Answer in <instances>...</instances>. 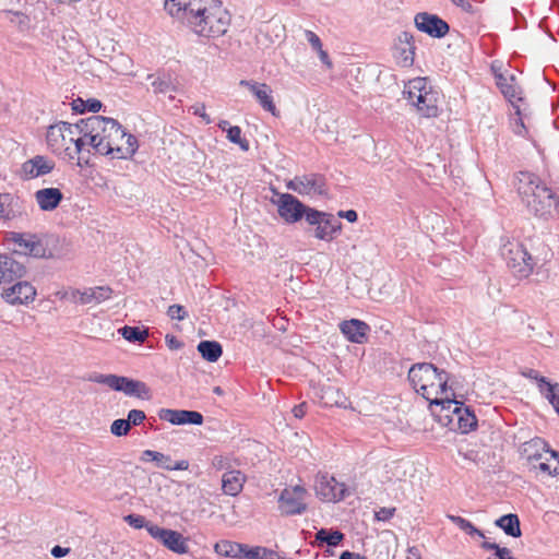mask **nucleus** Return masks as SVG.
I'll list each match as a JSON object with an SVG mask.
<instances>
[{"label":"nucleus","instance_id":"obj_55","mask_svg":"<svg viewBox=\"0 0 559 559\" xmlns=\"http://www.w3.org/2000/svg\"><path fill=\"white\" fill-rule=\"evenodd\" d=\"M451 2L460 7L466 13H474V7L469 0H451Z\"/></svg>","mask_w":559,"mask_h":559},{"label":"nucleus","instance_id":"obj_21","mask_svg":"<svg viewBox=\"0 0 559 559\" xmlns=\"http://www.w3.org/2000/svg\"><path fill=\"white\" fill-rule=\"evenodd\" d=\"M158 417L162 420L168 421L173 425H202L203 416L201 413L195 411H183V409H169L162 408L158 412Z\"/></svg>","mask_w":559,"mask_h":559},{"label":"nucleus","instance_id":"obj_50","mask_svg":"<svg viewBox=\"0 0 559 559\" xmlns=\"http://www.w3.org/2000/svg\"><path fill=\"white\" fill-rule=\"evenodd\" d=\"M305 37L314 51H318L323 47L320 37L314 32H312L310 29H306Z\"/></svg>","mask_w":559,"mask_h":559},{"label":"nucleus","instance_id":"obj_11","mask_svg":"<svg viewBox=\"0 0 559 559\" xmlns=\"http://www.w3.org/2000/svg\"><path fill=\"white\" fill-rule=\"evenodd\" d=\"M278 199L272 202L277 205L278 215L289 224L307 219V214L314 209L306 206L296 197L289 193H276Z\"/></svg>","mask_w":559,"mask_h":559},{"label":"nucleus","instance_id":"obj_16","mask_svg":"<svg viewBox=\"0 0 559 559\" xmlns=\"http://www.w3.org/2000/svg\"><path fill=\"white\" fill-rule=\"evenodd\" d=\"M415 39L409 32H402L394 44L393 57L402 68H411L415 59Z\"/></svg>","mask_w":559,"mask_h":559},{"label":"nucleus","instance_id":"obj_5","mask_svg":"<svg viewBox=\"0 0 559 559\" xmlns=\"http://www.w3.org/2000/svg\"><path fill=\"white\" fill-rule=\"evenodd\" d=\"M109 131H111V134L108 135L109 142L100 144V154L111 155L114 158H131L138 151V139L126 132L118 121L111 123Z\"/></svg>","mask_w":559,"mask_h":559},{"label":"nucleus","instance_id":"obj_26","mask_svg":"<svg viewBox=\"0 0 559 559\" xmlns=\"http://www.w3.org/2000/svg\"><path fill=\"white\" fill-rule=\"evenodd\" d=\"M112 290L108 286L91 287L82 292L76 289L72 292V299L74 301H79L82 305H87L92 302L99 304L102 301L109 299Z\"/></svg>","mask_w":559,"mask_h":559},{"label":"nucleus","instance_id":"obj_52","mask_svg":"<svg viewBox=\"0 0 559 559\" xmlns=\"http://www.w3.org/2000/svg\"><path fill=\"white\" fill-rule=\"evenodd\" d=\"M190 110L192 111L193 115L199 116L200 118H202L203 121L206 124H210L212 122V119L210 118V116L205 111V105L204 104L193 105V106H191Z\"/></svg>","mask_w":559,"mask_h":559},{"label":"nucleus","instance_id":"obj_27","mask_svg":"<svg viewBox=\"0 0 559 559\" xmlns=\"http://www.w3.org/2000/svg\"><path fill=\"white\" fill-rule=\"evenodd\" d=\"M141 460L153 461L157 464L158 467L166 471H187L189 468V462L187 460H181L174 463L169 455L153 450L143 451Z\"/></svg>","mask_w":559,"mask_h":559},{"label":"nucleus","instance_id":"obj_59","mask_svg":"<svg viewBox=\"0 0 559 559\" xmlns=\"http://www.w3.org/2000/svg\"><path fill=\"white\" fill-rule=\"evenodd\" d=\"M338 217L347 219L349 223H355L358 218L357 212L354 210L340 211Z\"/></svg>","mask_w":559,"mask_h":559},{"label":"nucleus","instance_id":"obj_38","mask_svg":"<svg viewBox=\"0 0 559 559\" xmlns=\"http://www.w3.org/2000/svg\"><path fill=\"white\" fill-rule=\"evenodd\" d=\"M147 79L152 80L151 84H152L154 93L165 94L167 92L176 90L169 75H166V74H163V75L150 74L147 76Z\"/></svg>","mask_w":559,"mask_h":559},{"label":"nucleus","instance_id":"obj_43","mask_svg":"<svg viewBox=\"0 0 559 559\" xmlns=\"http://www.w3.org/2000/svg\"><path fill=\"white\" fill-rule=\"evenodd\" d=\"M12 202L13 197L10 193H0V218H9L12 215Z\"/></svg>","mask_w":559,"mask_h":559},{"label":"nucleus","instance_id":"obj_14","mask_svg":"<svg viewBox=\"0 0 559 559\" xmlns=\"http://www.w3.org/2000/svg\"><path fill=\"white\" fill-rule=\"evenodd\" d=\"M148 534L160 542L166 548L176 554H187L189 546L187 539L177 531L160 527L158 525L147 526Z\"/></svg>","mask_w":559,"mask_h":559},{"label":"nucleus","instance_id":"obj_61","mask_svg":"<svg viewBox=\"0 0 559 559\" xmlns=\"http://www.w3.org/2000/svg\"><path fill=\"white\" fill-rule=\"evenodd\" d=\"M166 344L170 349H179L182 343L174 335H166Z\"/></svg>","mask_w":559,"mask_h":559},{"label":"nucleus","instance_id":"obj_24","mask_svg":"<svg viewBox=\"0 0 559 559\" xmlns=\"http://www.w3.org/2000/svg\"><path fill=\"white\" fill-rule=\"evenodd\" d=\"M340 330L349 342L362 344L367 340L370 326L358 319H350L341 322Z\"/></svg>","mask_w":559,"mask_h":559},{"label":"nucleus","instance_id":"obj_34","mask_svg":"<svg viewBox=\"0 0 559 559\" xmlns=\"http://www.w3.org/2000/svg\"><path fill=\"white\" fill-rule=\"evenodd\" d=\"M496 525L503 530V532L512 537H520L521 536V527H520V520L516 514L510 513L500 516L496 521Z\"/></svg>","mask_w":559,"mask_h":559},{"label":"nucleus","instance_id":"obj_31","mask_svg":"<svg viewBox=\"0 0 559 559\" xmlns=\"http://www.w3.org/2000/svg\"><path fill=\"white\" fill-rule=\"evenodd\" d=\"M555 461V465L552 466L549 462V459H545V461H536V463H531L526 465L527 472L532 474L535 478L544 479L546 477H558L559 476V457Z\"/></svg>","mask_w":559,"mask_h":559},{"label":"nucleus","instance_id":"obj_41","mask_svg":"<svg viewBox=\"0 0 559 559\" xmlns=\"http://www.w3.org/2000/svg\"><path fill=\"white\" fill-rule=\"evenodd\" d=\"M249 559H280V556L272 549L262 546H255L251 547Z\"/></svg>","mask_w":559,"mask_h":559},{"label":"nucleus","instance_id":"obj_57","mask_svg":"<svg viewBox=\"0 0 559 559\" xmlns=\"http://www.w3.org/2000/svg\"><path fill=\"white\" fill-rule=\"evenodd\" d=\"M447 518L453 523L455 524L460 530H462L464 532V527L466 526L468 520L462 518V516H459V515H453V514H448Z\"/></svg>","mask_w":559,"mask_h":559},{"label":"nucleus","instance_id":"obj_39","mask_svg":"<svg viewBox=\"0 0 559 559\" xmlns=\"http://www.w3.org/2000/svg\"><path fill=\"white\" fill-rule=\"evenodd\" d=\"M71 105H72L73 111H75L78 114H84L86 111L97 112L102 108V103L95 98H90L87 100H84L79 97L76 99H73Z\"/></svg>","mask_w":559,"mask_h":559},{"label":"nucleus","instance_id":"obj_51","mask_svg":"<svg viewBox=\"0 0 559 559\" xmlns=\"http://www.w3.org/2000/svg\"><path fill=\"white\" fill-rule=\"evenodd\" d=\"M145 413L143 411H140V409H131L129 413H128V423L129 425H134V426H138L140 424L143 423V420L145 419Z\"/></svg>","mask_w":559,"mask_h":559},{"label":"nucleus","instance_id":"obj_60","mask_svg":"<svg viewBox=\"0 0 559 559\" xmlns=\"http://www.w3.org/2000/svg\"><path fill=\"white\" fill-rule=\"evenodd\" d=\"M537 386L539 392L544 395L547 392L548 386L554 385V383H550L547 378L539 376L537 379Z\"/></svg>","mask_w":559,"mask_h":559},{"label":"nucleus","instance_id":"obj_36","mask_svg":"<svg viewBox=\"0 0 559 559\" xmlns=\"http://www.w3.org/2000/svg\"><path fill=\"white\" fill-rule=\"evenodd\" d=\"M118 332L124 340L131 343H144L148 337L147 330H143L139 326L124 325L123 328L119 329Z\"/></svg>","mask_w":559,"mask_h":559},{"label":"nucleus","instance_id":"obj_6","mask_svg":"<svg viewBox=\"0 0 559 559\" xmlns=\"http://www.w3.org/2000/svg\"><path fill=\"white\" fill-rule=\"evenodd\" d=\"M501 255L514 276L526 278L533 272V258L522 243L509 241L501 248Z\"/></svg>","mask_w":559,"mask_h":559},{"label":"nucleus","instance_id":"obj_13","mask_svg":"<svg viewBox=\"0 0 559 559\" xmlns=\"http://www.w3.org/2000/svg\"><path fill=\"white\" fill-rule=\"evenodd\" d=\"M314 490L317 496L326 502H337L345 498L346 486L338 483L335 477L328 473H319L314 481Z\"/></svg>","mask_w":559,"mask_h":559},{"label":"nucleus","instance_id":"obj_19","mask_svg":"<svg viewBox=\"0 0 559 559\" xmlns=\"http://www.w3.org/2000/svg\"><path fill=\"white\" fill-rule=\"evenodd\" d=\"M415 26L418 31L435 38H442L449 33V25L438 15L420 12L415 15Z\"/></svg>","mask_w":559,"mask_h":559},{"label":"nucleus","instance_id":"obj_42","mask_svg":"<svg viewBox=\"0 0 559 559\" xmlns=\"http://www.w3.org/2000/svg\"><path fill=\"white\" fill-rule=\"evenodd\" d=\"M227 139L230 142H233L235 144H238L245 151H247L248 147H249L248 141L247 140H242V138H241V129L238 126L228 127V129H227Z\"/></svg>","mask_w":559,"mask_h":559},{"label":"nucleus","instance_id":"obj_10","mask_svg":"<svg viewBox=\"0 0 559 559\" xmlns=\"http://www.w3.org/2000/svg\"><path fill=\"white\" fill-rule=\"evenodd\" d=\"M286 187L301 195L321 197L328 193L325 178L319 174L296 176Z\"/></svg>","mask_w":559,"mask_h":559},{"label":"nucleus","instance_id":"obj_2","mask_svg":"<svg viewBox=\"0 0 559 559\" xmlns=\"http://www.w3.org/2000/svg\"><path fill=\"white\" fill-rule=\"evenodd\" d=\"M514 185L522 202L534 215L548 218L558 212L557 195L536 175L520 171Z\"/></svg>","mask_w":559,"mask_h":559},{"label":"nucleus","instance_id":"obj_33","mask_svg":"<svg viewBox=\"0 0 559 559\" xmlns=\"http://www.w3.org/2000/svg\"><path fill=\"white\" fill-rule=\"evenodd\" d=\"M496 84L503 94V96L511 103L521 100L518 86L514 83V76H506L502 73L496 74Z\"/></svg>","mask_w":559,"mask_h":559},{"label":"nucleus","instance_id":"obj_12","mask_svg":"<svg viewBox=\"0 0 559 559\" xmlns=\"http://www.w3.org/2000/svg\"><path fill=\"white\" fill-rule=\"evenodd\" d=\"M307 490L297 485L282 490L278 497V509L284 515L301 514L307 509Z\"/></svg>","mask_w":559,"mask_h":559},{"label":"nucleus","instance_id":"obj_8","mask_svg":"<svg viewBox=\"0 0 559 559\" xmlns=\"http://www.w3.org/2000/svg\"><path fill=\"white\" fill-rule=\"evenodd\" d=\"M307 223L316 227L314 237L324 241H332L342 228V223L337 217L318 210L307 214Z\"/></svg>","mask_w":559,"mask_h":559},{"label":"nucleus","instance_id":"obj_49","mask_svg":"<svg viewBox=\"0 0 559 559\" xmlns=\"http://www.w3.org/2000/svg\"><path fill=\"white\" fill-rule=\"evenodd\" d=\"M212 466L216 471H223V469L229 471V469H231V465H230L229 460L226 456H223V455L214 456L213 460H212Z\"/></svg>","mask_w":559,"mask_h":559},{"label":"nucleus","instance_id":"obj_18","mask_svg":"<svg viewBox=\"0 0 559 559\" xmlns=\"http://www.w3.org/2000/svg\"><path fill=\"white\" fill-rule=\"evenodd\" d=\"M26 272L24 262L19 261L14 255L0 254V290L7 288L14 281L20 280Z\"/></svg>","mask_w":559,"mask_h":559},{"label":"nucleus","instance_id":"obj_35","mask_svg":"<svg viewBox=\"0 0 559 559\" xmlns=\"http://www.w3.org/2000/svg\"><path fill=\"white\" fill-rule=\"evenodd\" d=\"M198 350L201 356L210 362L217 361L223 354L221 344L215 341L200 342L198 345Z\"/></svg>","mask_w":559,"mask_h":559},{"label":"nucleus","instance_id":"obj_53","mask_svg":"<svg viewBox=\"0 0 559 559\" xmlns=\"http://www.w3.org/2000/svg\"><path fill=\"white\" fill-rule=\"evenodd\" d=\"M395 508H380L376 511L374 516L378 521H389L393 518Z\"/></svg>","mask_w":559,"mask_h":559},{"label":"nucleus","instance_id":"obj_32","mask_svg":"<svg viewBox=\"0 0 559 559\" xmlns=\"http://www.w3.org/2000/svg\"><path fill=\"white\" fill-rule=\"evenodd\" d=\"M55 167L52 160L37 155L23 164L24 171L32 178L49 174Z\"/></svg>","mask_w":559,"mask_h":559},{"label":"nucleus","instance_id":"obj_56","mask_svg":"<svg viewBox=\"0 0 559 559\" xmlns=\"http://www.w3.org/2000/svg\"><path fill=\"white\" fill-rule=\"evenodd\" d=\"M318 56H319V59L321 60V62L329 69L331 70L333 68V62L331 60V58L329 57V53L323 49V47L317 51Z\"/></svg>","mask_w":559,"mask_h":559},{"label":"nucleus","instance_id":"obj_25","mask_svg":"<svg viewBox=\"0 0 559 559\" xmlns=\"http://www.w3.org/2000/svg\"><path fill=\"white\" fill-rule=\"evenodd\" d=\"M201 0H165V10L174 17L183 19L188 23V17L200 11Z\"/></svg>","mask_w":559,"mask_h":559},{"label":"nucleus","instance_id":"obj_40","mask_svg":"<svg viewBox=\"0 0 559 559\" xmlns=\"http://www.w3.org/2000/svg\"><path fill=\"white\" fill-rule=\"evenodd\" d=\"M215 552L223 557L236 558L239 554V549H241V544L229 540H222L215 544Z\"/></svg>","mask_w":559,"mask_h":559},{"label":"nucleus","instance_id":"obj_45","mask_svg":"<svg viewBox=\"0 0 559 559\" xmlns=\"http://www.w3.org/2000/svg\"><path fill=\"white\" fill-rule=\"evenodd\" d=\"M544 397L552 405L555 411L559 414V383L548 386Z\"/></svg>","mask_w":559,"mask_h":559},{"label":"nucleus","instance_id":"obj_22","mask_svg":"<svg viewBox=\"0 0 559 559\" xmlns=\"http://www.w3.org/2000/svg\"><path fill=\"white\" fill-rule=\"evenodd\" d=\"M14 242L17 247L12 254L14 257L25 258L26 255H32L40 258L45 255L46 249L35 235H19L14 238Z\"/></svg>","mask_w":559,"mask_h":559},{"label":"nucleus","instance_id":"obj_54","mask_svg":"<svg viewBox=\"0 0 559 559\" xmlns=\"http://www.w3.org/2000/svg\"><path fill=\"white\" fill-rule=\"evenodd\" d=\"M464 532L472 537L477 536L479 538H485L484 533L480 530L476 528L469 521L464 527Z\"/></svg>","mask_w":559,"mask_h":559},{"label":"nucleus","instance_id":"obj_28","mask_svg":"<svg viewBox=\"0 0 559 559\" xmlns=\"http://www.w3.org/2000/svg\"><path fill=\"white\" fill-rule=\"evenodd\" d=\"M247 480L246 475L238 469L226 471L222 476V490L225 495L236 497L242 489Z\"/></svg>","mask_w":559,"mask_h":559},{"label":"nucleus","instance_id":"obj_3","mask_svg":"<svg viewBox=\"0 0 559 559\" xmlns=\"http://www.w3.org/2000/svg\"><path fill=\"white\" fill-rule=\"evenodd\" d=\"M230 20V14L222 1L201 0L200 11L188 17V25L199 36L217 38L226 34Z\"/></svg>","mask_w":559,"mask_h":559},{"label":"nucleus","instance_id":"obj_46","mask_svg":"<svg viewBox=\"0 0 559 559\" xmlns=\"http://www.w3.org/2000/svg\"><path fill=\"white\" fill-rule=\"evenodd\" d=\"M116 377L117 374L93 373L88 377V381L105 384L108 388L114 389Z\"/></svg>","mask_w":559,"mask_h":559},{"label":"nucleus","instance_id":"obj_17","mask_svg":"<svg viewBox=\"0 0 559 559\" xmlns=\"http://www.w3.org/2000/svg\"><path fill=\"white\" fill-rule=\"evenodd\" d=\"M2 298L11 305H24L32 302L36 296L34 286L25 281L16 280L3 288Z\"/></svg>","mask_w":559,"mask_h":559},{"label":"nucleus","instance_id":"obj_37","mask_svg":"<svg viewBox=\"0 0 559 559\" xmlns=\"http://www.w3.org/2000/svg\"><path fill=\"white\" fill-rule=\"evenodd\" d=\"M344 538V534L340 531H330L321 528L316 534V540L321 544H326L331 547L337 546Z\"/></svg>","mask_w":559,"mask_h":559},{"label":"nucleus","instance_id":"obj_30","mask_svg":"<svg viewBox=\"0 0 559 559\" xmlns=\"http://www.w3.org/2000/svg\"><path fill=\"white\" fill-rule=\"evenodd\" d=\"M456 417L459 429L463 433L474 430L477 426V418L468 407H463L462 403L454 400L452 407L449 409Z\"/></svg>","mask_w":559,"mask_h":559},{"label":"nucleus","instance_id":"obj_64","mask_svg":"<svg viewBox=\"0 0 559 559\" xmlns=\"http://www.w3.org/2000/svg\"><path fill=\"white\" fill-rule=\"evenodd\" d=\"M340 559H366V557L361 556L359 554L350 552V551L346 550L341 554Z\"/></svg>","mask_w":559,"mask_h":559},{"label":"nucleus","instance_id":"obj_63","mask_svg":"<svg viewBox=\"0 0 559 559\" xmlns=\"http://www.w3.org/2000/svg\"><path fill=\"white\" fill-rule=\"evenodd\" d=\"M292 412L296 418H302L307 412L306 403H301L299 405L294 406Z\"/></svg>","mask_w":559,"mask_h":559},{"label":"nucleus","instance_id":"obj_15","mask_svg":"<svg viewBox=\"0 0 559 559\" xmlns=\"http://www.w3.org/2000/svg\"><path fill=\"white\" fill-rule=\"evenodd\" d=\"M520 454L525 461V466L543 460L544 454H549L552 460H557L558 456V452L550 449L548 442L540 437H534L531 440L523 442L520 447Z\"/></svg>","mask_w":559,"mask_h":559},{"label":"nucleus","instance_id":"obj_1","mask_svg":"<svg viewBox=\"0 0 559 559\" xmlns=\"http://www.w3.org/2000/svg\"><path fill=\"white\" fill-rule=\"evenodd\" d=\"M408 380L417 393L426 399L430 406L450 409L454 403V393L448 385L449 374L430 362L413 365L408 371Z\"/></svg>","mask_w":559,"mask_h":559},{"label":"nucleus","instance_id":"obj_4","mask_svg":"<svg viewBox=\"0 0 559 559\" xmlns=\"http://www.w3.org/2000/svg\"><path fill=\"white\" fill-rule=\"evenodd\" d=\"M403 94L421 116H438L439 93L429 85L426 78L409 80L404 86Z\"/></svg>","mask_w":559,"mask_h":559},{"label":"nucleus","instance_id":"obj_9","mask_svg":"<svg viewBox=\"0 0 559 559\" xmlns=\"http://www.w3.org/2000/svg\"><path fill=\"white\" fill-rule=\"evenodd\" d=\"M75 134H79L78 123L72 124L60 121L48 128L46 134L47 144L53 153L68 152Z\"/></svg>","mask_w":559,"mask_h":559},{"label":"nucleus","instance_id":"obj_7","mask_svg":"<svg viewBox=\"0 0 559 559\" xmlns=\"http://www.w3.org/2000/svg\"><path fill=\"white\" fill-rule=\"evenodd\" d=\"M111 123H117V120L103 116H91L78 122L79 134L88 136V145L100 154V144L109 142L108 135L111 134V131H109Z\"/></svg>","mask_w":559,"mask_h":559},{"label":"nucleus","instance_id":"obj_29","mask_svg":"<svg viewBox=\"0 0 559 559\" xmlns=\"http://www.w3.org/2000/svg\"><path fill=\"white\" fill-rule=\"evenodd\" d=\"M34 198L41 211H53L59 206L63 194L58 188H44L35 192Z\"/></svg>","mask_w":559,"mask_h":559},{"label":"nucleus","instance_id":"obj_44","mask_svg":"<svg viewBox=\"0 0 559 559\" xmlns=\"http://www.w3.org/2000/svg\"><path fill=\"white\" fill-rule=\"evenodd\" d=\"M131 426L129 425L127 419H116L110 426V432L117 437H122L128 435Z\"/></svg>","mask_w":559,"mask_h":559},{"label":"nucleus","instance_id":"obj_62","mask_svg":"<svg viewBox=\"0 0 559 559\" xmlns=\"http://www.w3.org/2000/svg\"><path fill=\"white\" fill-rule=\"evenodd\" d=\"M70 552V548H63L61 546H55L52 549H51V555L55 557V558H62L64 556H67L68 554Z\"/></svg>","mask_w":559,"mask_h":559},{"label":"nucleus","instance_id":"obj_48","mask_svg":"<svg viewBox=\"0 0 559 559\" xmlns=\"http://www.w3.org/2000/svg\"><path fill=\"white\" fill-rule=\"evenodd\" d=\"M167 314L173 320H179L182 321L187 318L188 312L186 311L185 307L180 305H171L168 307Z\"/></svg>","mask_w":559,"mask_h":559},{"label":"nucleus","instance_id":"obj_23","mask_svg":"<svg viewBox=\"0 0 559 559\" xmlns=\"http://www.w3.org/2000/svg\"><path fill=\"white\" fill-rule=\"evenodd\" d=\"M112 390L123 392L126 395L135 396L139 399L150 397V389L144 382L123 376L116 377Z\"/></svg>","mask_w":559,"mask_h":559},{"label":"nucleus","instance_id":"obj_58","mask_svg":"<svg viewBox=\"0 0 559 559\" xmlns=\"http://www.w3.org/2000/svg\"><path fill=\"white\" fill-rule=\"evenodd\" d=\"M80 136L74 139L72 142L75 145L74 153L79 154L85 144H88V136H84V134H79Z\"/></svg>","mask_w":559,"mask_h":559},{"label":"nucleus","instance_id":"obj_20","mask_svg":"<svg viewBox=\"0 0 559 559\" xmlns=\"http://www.w3.org/2000/svg\"><path fill=\"white\" fill-rule=\"evenodd\" d=\"M239 85L247 87L255 96L264 110L275 115L276 106L271 96L272 90L267 84L250 80H241Z\"/></svg>","mask_w":559,"mask_h":559},{"label":"nucleus","instance_id":"obj_47","mask_svg":"<svg viewBox=\"0 0 559 559\" xmlns=\"http://www.w3.org/2000/svg\"><path fill=\"white\" fill-rule=\"evenodd\" d=\"M124 521L132 526L133 528H143L145 527L147 530V526L154 525L151 522H146L145 518L139 514H129L124 516Z\"/></svg>","mask_w":559,"mask_h":559}]
</instances>
